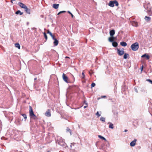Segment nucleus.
Here are the masks:
<instances>
[{
	"mask_svg": "<svg viewBox=\"0 0 152 152\" xmlns=\"http://www.w3.org/2000/svg\"><path fill=\"white\" fill-rule=\"evenodd\" d=\"M56 143V144H58V145L62 146L64 148H65L66 146V145L65 143V140L61 137L58 136L57 137Z\"/></svg>",
	"mask_w": 152,
	"mask_h": 152,
	"instance_id": "obj_1",
	"label": "nucleus"
},
{
	"mask_svg": "<svg viewBox=\"0 0 152 152\" xmlns=\"http://www.w3.org/2000/svg\"><path fill=\"white\" fill-rule=\"evenodd\" d=\"M145 10V11L148 13L150 16H152V10H151V7L149 3L144 5Z\"/></svg>",
	"mask_w": 152,
	"mask_h": 152,
	"instance_id": "obj_2",
	"label": "nucleus"
},
{
	"mask_svg": "<svg viewBox=\"0 0 152 152\" xmlns=\"http://www.w3.org/2000/svg\"><path fill=\"white\" fill-rule=\"evenodd\" d=\"M29 116L30 118H32L33 119H35L37 118V117L34 114L31 107V106L29 107Z\"/></svg>",
	"mask_w": 152,
	"mask_h": 152,
	"instance_id": "obj_3",
	"label": "nucleus"
},
{
	"mask_svg": "<svg viewBox=\"0 0 152 152\" xmlns=\"http://www.w3.org/2000/svg\"><path fill=\"white\" fill-rule=\"evenodd\" d=\"M131 48L132 50L134 51H137L139 48L138 43L136 42L133 44L131 45Z\"/></svg>",
	"mask_w": 152,
	"mask_h": 152,
	"instance_id": "obj_4",
	"label": "nucleus"
},
{
	"mask_svg": "<svg viewBox=\"0 0 152 152\" xmlns=\"http://www.w3.org/2000/svg\"><path fill=\"white\" fill-rule=\"evenodd\" d=\"M62 77L63 80L66 83H68V78L67 76H66L63 73L62 75Z\"/></svg>",
	"mask_w": 152,
	"mask_h": 152,
	"instance_id": "obj_5",
	"label": "nucleus"
},
{
	"mask_svg": "<svg viewBox=\"0 0 152 152\" xmlns=\"http://www.w3.org/2000/svg\"><path fill=\"white\" fill-rule=\"evenodd\" d=\"M117 53L118 54V55L119 56L122 55L124 53V52L123 49V50H121L120 49H118Z\"/></svg>",
	"mask_w": 152,
	"mask_h": 152,
	"instance_id": "obj_6",
	"label": "nucleus"
},
{
	"mask_svg": "<svg viewBox=\"0 0 152 152\" xmlns=\"http://www.w3.org/2000/svg\"><path fill=\"white\" fill-rule=\"evenodd\" d=\"M137 140L136 139H134V140L130 143V145L132 147L134 146L135 145Z\"/></svg>",
	"mask_w": 152,
	"mask_h": 152,
	"instance_id": "obj_7",
	"label": "nucleus"
},
{
	"mask_svg": "<svg viewBox=\"0 0 152 152\" xmlns=\"http://www.w3.org/2000/svg\"><path fill=\"white\" fill-rule=\"evenodd\" d=\"M45 115L47 117H50L51 116L50 110V109H48L45 113Z\"/></svg>",
	"mask_w": 152,
	"mask_h": 152,
	"instance_id": "obj_8",
	"label": "nucleus"
},
{
	"mask_svg": "<svg viewBox=\"0 0 152 152\" xmlns=\"http://www.w3.org/2000/svg\"><path fill=\"white\" fill-rule=\"evenodd\" d=\"M18 4L20 7L23 8L25 9L26 7V6L25 4L21 2H19Z\"/></svg>",
	"mask_w": 152,
	"mask_h": 152,
	"instance_id": "obj_9",
	"label": "nucleus"
},
{
	"mask_svg": "<svg viewBox=\"0 0 152 152\" xmlns=\"http://www.w3.org/2000/svg\"><path fill=\"white\" fill-rule=\"evenodd\" d=\"M145 21L148 22H150L151 20V18L149 17L146 16L144 18Z\"/></svg>",
	"mask_w": 152,
	"mask_h": 152,
	"instance_id": "obj_10",
	"label": "nucleus"
},
{
	"mask_svg": "<svg viewBox=\"0 0 152 152\" xmlns=\"http://www.w3.org/2000/svg\"><path fill=\"white\" fill-rule=\"evenodd\" d=\"M114 1H109L108 5L110 7H113L114 6Z\"/></svg>",
	"mask_w": 152,
	"mask_h": 152,
	"instance_id": "obj_11",
	"label": "nucleus"
},
{
	"mask_svg": "<svg viewBox=\"0 0 152 152\" xmlns=\"http://www.w3.org/2000/svg\"><path fill=\"white\" fill-rule=\"evenodd\" d=\"M115 34V31L114 30H111L110 32V36L113 37Z\"/></svg>",
	"mask_w": 152,
	"mask_h": 152,
	"instance_id": "obj_12",
	"label": "nucleus"
},
{
	"mask_svg": "<svg viewBox=\"0 0 152 152\" xmlns=\"http://www.w3.org/2000/svg\"><path fill=\"white\" fill-rule=\"evenodd\" d=\"M24 9L25 10V11L26 12V13L29 14H30L31 10L30 9L28 8L27 7H26Z\"/></svg>",
	"mask_w": 152,
	"mask_h": 152,
	"instance_id": "obj_13",
	"label": "nucleus"
},
{
	"mask_svg": "<svg viewBox=\"0 0 152 152\" xmlns=\"http://www.w3.org/2000/svg\"><path fill=\"white\" fill-rule=\"evenodd\" d=\"M145 57L147 59H149L150 58L149 56L146 54H144L141 56L142 58Z\"/></svg>",
	"mask_w": 152,
	"mask_h": 152,
	"instance_id": "obj_14",
	"label": "nucleus"
},
{
	"mask_svg": "<svg viewBox=\"0 0 152 152\" xmlns=\"http://www.w3.org/2000/svg\"><path fill=\"white\" fill-rule=\"evenodd\" d=\"M54 40V41L53 42V44H54V45L57 46L58 44V41L56 39H55Z\"/></svg>",
	"mask_w": 152,
	"mask_h": 152,
	"instance_id": "obj_15",
	"label": "nucleus"
},
{
	"mask_svg": "<svg viewBox=\"0 0 152 152\" xmlns=\"http://www.w3.org/2000/svg\"><path fill=\"white\" fill-rule=\"evenodd\" d=\"M59 6V4H54L53 5V7L55 9H57L58 7Z\"/></svg>",
	"mask_w": 152,
	"mask_h": 152,
	"instance_id": "obj_16",
	"label": "nucleus"
},
{
	"mask_svg": "<svg viewBox=\"0 0 152 152\" xmlns=\"http://www.w3.org/2000/svg\"><path fill=\"white\" fill-rule=\"evenodd\" d=\"M120 44L121 45L124 47L126 46L127 45V43L124 42H120Z\"/></svg>",
	"mask_w": 152,
	"mask_h": 152,
	"instance_id": "obj_17",
	"label": "nucleus"
},
{
	"mask_svg": "<svg viewBox=\"0 0 152 152\" xmlns=\"http://www.w3.org/2000/svg\"><path fill=\"white\" fill-rule=\"evenodd\" d=\"M108 124H110L109 127L111 129H113L114 128L113 124L109 122Z\"/></svg>",
	"mask_w": 152,
	"mask_h": 152,
	"instance_id": "obj_18",
	"label": "nucleus"
},
{
	"mask_svg": "<svg viewBox=\"0 0 152 152\" xmlns=\"http://www.w3.org/2000/svg\"><path fill=\"white\" fill-rule=\"evenodd\" d=\"M132 24L133 26H134L137 27L138 26L137 23L135 21H133L132 23Z\"/></svg>",
	"mask_w": 152,
	"mask_h": 152,
	"instance_id": "obj_19",
	"label": "nucleus"
},
{
	"mask_svg": "<svg viewBox=\"0 0 152 152\" xmlns=\"http://www.w3.org/2000/svg\"><path fill=\"white\" fill-rule=\"evenodd\" d=\"M112 45L113 47H116L118 45V43L116 42L113 41L112 42Z\"/></svg>",
	"mask_w": 152,
	"mask_h": 152,
	"instance_id": "obj_20",
	"label": "nucleus"
},
{
	"mask_svg": "<svg viewBox=\"0 0 152 152\" xmlns=\"http://www.w3.org/2000/svg\"><path fill=\"white\" fill-rule=\"evenodd\" d=\"M114 37H110L109 38L108 40L109 41L111 42H113L114 41Z\"/></svg>",
	"mask_w": 152,
	"mask_h": 152,
	"instance_id": "obj_21",
	"label": "nucleus"
},
{
	"mask_svg": "<svg viewBox=\"0 0 152 152\" xmlns=\"http://www.w3.org/2000/svg\"><path fill=\"white\" fill-rule=\"evenodd\" d=\"M15 14L16 15H18L19 14L20 15H21L23 14V12H21L20 10H18L15 12Z\"/></svg>",
	"mask_w": 152,
	"mask_h": 152,
	"instance_id": "obj_22",
	"label": "nucleus"
},
{
	"mask_svg": "<svg viewBox=\"0 0 152 152\" xmlns=\"http://www.w3.org/2000/svg\"><path fill=\"white\" fill-rule=\"evenodd\" d=\"M15 46L16 47L18 48L19 49L20 48V46L18 43H16L15 44Z\"/></svg>",
	"mask_w": 152,
	"mask_h": 152,
	"instance_id": "obj_23",
	"label": "nucleus"
},
{
	"mask_svg": "<svg viewBox=\"0 0 152 152\" xmlns=\"http://www.w3.org/2000/svg\"><path fill=\"white\" fill-rule=\"evenodd\" d=\"M98 137L100 139H102L103 140H104L105 141H106V139L104 137L101 136V135H99L98 136Z\"/></svg>",
	"mask_w": 152,
	"mask_h": 152,
	"instance_id": "obj_24",
	"label": "nucleus"
},
{
	"mask_svg": "<svg viewBox=\"0 0 152 152\" xmlns=\"http://www.w3.org/2000/svg\"><path fill=\"white\" fill-rule=\"evenodd\" d=\"M118 113L117 112H115L114 113V116L115 118H117L118 117Z\"/></svg>",
	"mask_w": 152,
	"mask_h": 152,
	"instance_id": "obj_25",
	"label": "nucleus"
},
{
	"mask_svg": "<svg viewBox=\"0 0 152 152\" xmlns=\"http://www.w3.org/2000/svg\"><path fill=\"white\" fill-rule=\"evenodd\" d=\"M21 115L25 119V121H26L27 118L26 115L25 114H21Z\"/></svg>",
	"mask_w": 152,
	"mask_h": 152,
	"instance_id": "obj_26",
	"label": "nucleus"
},
{
	"mask_svg": "<svg viewBox=\"0 0 152 152\" xmlns=\"http://www.w3.org/2000/svg\"><path fill=\"white\" fill-rule=\"evenodd\" d=\"M100 120L102 122H104L105 121V119L103 117H101L100 118Z\"/></svg>",
	"mask_w": 152,
	"mask_h": 152,
	"instance_id": "obj_27",
	"label": "nucleus"
},
{
	"mask_svg": "<svg viewBox=\"0 0 152 152\" xmlns=\"http://www.w3.org/2000/svg\"><path fill=\"white\" fill-rule=\"evenodd\" d=\"M129 55L128 53H125L124 56V58L126 59L127 58V56H128Z\"/></svg>",
	"mask_w": 152,
	"mask_h": 152,
	"instance_id": "obj_28",
	"label": "nucleus"
},
{
	"mask_svg": "<svg viewBox=\"0 0 152 152\" xmlns=\"http://www.w3.org/2000/svg\"><path fill=\"white\" fill-rule=\"evenodd\" d=\"M101 149H102L103 150H104L106 149V147L104 146V144H102V145Z\"/></svg>",
	"mask_w": 152,
	"mask_h": 152,
	"instance_id": "obj_29",
	"label": "nucleus"
},
{
	"mask_svg": "<svg viewBox=\"0 0 152 152\" xmlns=\"http://www.w3.org/2000/svg\"><path fill=\"white\" fill-rule=\"evenodd\" d=\"M114 4H115V5L116 6H118V2L116 0H115L114 1Z\"/></svg>",
	"mask_w": 152,
	"mask_h": 152,
	"instance_id": "obj_30",
	"label": "nucleus"
},
{
	"mask_svg": "<svg viewBox=\"0 0 152 152\" xmlns=\"http://www.w3.org/2000/svg\"><path fill=\"white\" fill-rule=\"evenodd\" d=\"M66 130L67 132H69L70 133V134L71 135V129L68 127H67L66 129Z\"/></svg>",
	"mask_w": 152,
	"mask_h": 152,
	"instance_id": "obj_31",
	"label": "nucleus"
},
{
	"mask_svg": "<svg viewBox=\"0 0 152 152\" xmlns=\"http://www.w3.org/2000/svg\"><path fill=\"white\" fill-rule=\"evenodd\" d=\"M43 34L46 40H47L48 39V37L46 33L45 32H44Z\"/></svg>",
	"mask_w": 152,
	"mask_h": 152,
	"instance_id": "obj_32",
	"label": "nucleus"
},
{
	"mask_svg": "<svg viewBox=\"0 0 152 152\" xmlns=\"http://www.w3.org/2000/svg\"><path fill=\"white\" fill-rule=\"evenodd\" d=\"M66 12V11H60V12H59L58 14H57V15H59L60 14L62 13H65V12Z\"/></svg>",
	"mask_w": 152,
	"mask_h": 152,
	"instance_id": "obj_33",
	"label": "nucleus"
},
{
	"mask_svg": "<svg viewBox=\"0 0 152 152\" xmlns=\"http://www.w3.org/2000/svg\"><path fill=\"white\" fill-rule=\"evenodd\" d=\"M146 80L147 81L149 82L151 84H152V80H151L150 79H146Z\"/></svg>",
	"mask_w": 152,
	"mask_h": 152,
	"instance_id": "obj_34",
	"label": "nucleus"
},
{
	"mask_svg": "<svg viewBox=\"0 0 152 152\" xmlns=\"http://www.w3.org/2000/svg\"><path fill=\"white\" fill-rule=\"evenodd\" d=\"M82 74V76L81 77L83 79H84V78H85V75L84 74L83 72Z\"/></svg>",
	"mask_w": 152,
	"mask_h": 152,
	"instance_id": "obj_35",
	"label": "nucleus"
},
{
	"mask_svg": "<svg viewBox=\"0 0 152 152\" xmlns=\"http://www.w3.org/2000/svg\"><path fill=\"white\" fill-rule=\"evenodd\" d=\"M96 115L98 117H99L101 115L99 114V112L97 111L96 114Z\"/></svg>",
	"mask_w": 152,
	"mask_h": 152,
	"instance_id": "obj_36",
	"label": "nucleus"
},
{
	"mask_svg": "<svg viewBox=\"0 0 152 152\" xmlns=\"http://www.w3.org/2000/svg\"><path fill=\"white\" fill-rule=\"evenodd\" d=\"M67 12L71 15L72 18H73L74 17V15L69 11H68Z\"/></svg>",
	"mask_w": 152,
	"mask_h": 152,
	"instance_id": "obj_37",
	"label": "nucleus"
},
{
	"mask_svg": "<svg viewBox=\"0 0 152 152\" xmlns=\"http://www.w3.org/2000/svg\"><path fill=\"white\" fill-rule=\"evenodd\" d=\"M95 86V83H93L91 84V87H94Z\"/></svg>",
	"mask_w": 152,
	"mask_h": 152,
	"instance_id": "obj_38",
	"label": "nucleus"
},
{
	"mask_svg": "<svg viewBox=\"0 0 152 152\" xmlns=\"http://www.w3.org/2000/svg\"><path fill=\"white\" fill-rule=\"evenodd\" d=\"M51 36L52 37L53 39V40L56 39L54 35H53V34L52 36Z\"/></svg>",
	"mask_w": 152,
	"mask_h": 152,
	"instance_id": "obj_39",
	"label": "nucleus"
},
{
	"mask_svg": "<svg viewBox=\"0 0 152 152\" xmlns=\"http://www.w3.org/2000/svg\"><path fill=\"white\" fill-rule=\"evenodd\" d=\"M106 97V96H101V98H103L105 97Z\"/></svg>",
	"mask_w": 152,
	"mask_h": 152,
	"instance_id": "obj_40",
	"label": "nucleus"
},
{
	"mask_svg": "<svg viewBox=\"0 0 152 152\" xmlns=\"http://www.w3.org/2000/svg\"><path fill=\"white\" fill-rule=\"evenodd\" d=\"M49 34L50 35V36H52L53 35L51 33V32H50V33H49Z\"/></svg>",
	"mask_w": 152,
	"mask_h": 152,
	"instance_id": "obj_41",
	"label": "nucleus"
},
{
	"mask_svg": "<svg viewBox=\"0 0 152 152\" xmlns=\"http://www.w3.org/2000/svg\"><path fill=\"white\" fill-rule=\"evenodd\" d=\"M50 33V31L49 30H48L47 31V33L49 34Z\"/></svg>",
	"mask_w": 152,
	"mask_h": 152,
	"instance_id": "obj_42",
	"label": "nucleus"
},
{
	"mask_svg": "<svg viewBox=\"0 0 152 152\" xmlns=\"http://www.w3.org/2000/svg\"><path fill=\"white\" fill-rule=\"evenodd\" d=\"M72 145H74V144L71 143V145H70V147H71V148H72Z\"/></svg>",
	"mask_w": 152,
	"mask_h": 152,
	"instance_id": "obj_43",
	"label": "nucleus"
},
{
	"mask_svg": "<svg viewBox=\"0 0 152 152\" xmlns=\"http://www.w3.org/2000/svg\"><path fill=\"white\" fill-rule=\"evenodd\" d=\"M11 2L12 3H13V0H11Z\"/></svg>",
	"mask_w": 152,
	"mask_h": 152,
	"instance_id": "obj_44",
	"label": "nucleus"
},
{
	"mask_svg": "<svg viewBox=\"0 0 152 152\" xmlns=\"http://www.w3.org/2000/svg\"><path fill=\"white\" fill-rule=\"evenodd\" d=\"M37 78H36V77L34 78V80H37Z\"/></svg>",
	"mask_w": 152,
	"mask_h": 152,
	"instance_id": "obj_45",
	"label": "nucleus"
},
{
	"mask_svg": "<svg viewBox=\"0 0 152 152\" xmlns=\"http://www.w3.org/2000/svg\"><path fill=\"white\" fill-rule=\"evenodd\" d=\"M127 130L125 129V130H124V132H127Z\"/></svg>",
	"mask_w": 152,
	"mask_h": 152,
	"instance_id": "obj_46",
	"label": "nucleus"
},
{
	"mask_svg": "<svg viewBox=\"0 0 152 152\" xmlns=\"http://www.w3.org/2000/svg\"><path fill=\"white\" fill-rule=\"evenodd\" d=\"M87 107V106H85L84 107V108H86V107Z\"/></svg>",
	"mask_w": 152,
	"mask_h": 152,
	"instance_id": "obj_47",
	"label": "nucleus"
},
{
	"mask_svg": "<svg viewBox=\"0 0 152 152\" xmlns=\"http://www.w3.org/2000/svg\"><path fill=\"white\" fill-rule=\"evenodd\" d=\"M28 24H29V23H28V22H27V25H28Z\"/></svg>",
	"mask_w": 152,
	"mask_h": 152,
	"instance_id": "obj_48",
	"label": "nucleus"
},
{
	"mask_svg": "<svg viewBox=\"0 0 152 152\" xmlns=\"http://www.w3.org/2000/svg\"><path fill=\"white\" fill-rule=\"evenodd\" d=\"M85 102H86V101H85ZM85 103L87 105V103Z\"/></svg>",
	"mask_w": 152,
	"mask_h": 152,
	"instance_id": "obj_49",
	"label": "nucleus"
},
{
	"mask_svg": "<svg viewBox=\"0 0 152 152\" xmlns=\"http://www.w3.org/2000/svg\"><path fill=\"white\" fill-rule=\"evenodd\" d=\"M66 58H69V57H67V56H66Z\"/></svg>",
	"mask_w": 152,
	"mask_h": 152,
	"instance_id": "obj_50",
	"label": "nucleus"
},
{
	"mask_svg": "<svg viewBox=\"0 0 152 152\" xmlns=\"http://www.w3.org/2000/svg\"><path fill=\"white\" fill-rule=\"evenodd\" d=\"M41 17H43V15H41Z\"/></svg>",
	"mask_w": 152,
	"mask_h": 152,
	"instance_id": "obj_51",
	"label": "nucleus"
},
{
	"mask_svg": "<svg viewBox=\"0 0 152 152\" xmlns=\"http://www.w3.org/2000/svg\"><path fill=\"white\" fill-rule=\"evenodd\" d=\"M73 79H74V80H75V78H74V77H73Z\"/></svg>",
	"mask_w": 152,
	"mask_h": 152,
	"instance_id": "obj_52",
	"label": "nucleus"
},
{
	"mask_svg": "<svg viewBox=\"0 0 152 152\" xmlns=\"http://www.w3.org/2000/svg\"><path fill=\"white\" fill-rule=\"evenodd\" d=\"M13 0V1H15L16 0Z\"/></svg>",
	"mask_w": 152,
	"mask_h": 152,
	"instance_id": "obj_53",
	"label": "nucleus"
},
{
	"mask_svg": "<svg viewBox=\"0 0 152 152\" xmlns=\"http://www.w3.org/2000/svg\"><path fill=\"white\" fill-rule=\"evenodd\" d=\"M143 66H142V68H143Z\"/></svg>",
	"mask_w": 152,
	"mask_h": 152,
	"instance_id": "obj_54",
	"label": "nucleus"
},
{
	"mask_svg": "<svg viewBox=\"0 0 152 152\" xmlns=\"http://www.w3.org/2000/svg\"><path fill=\"white\" fill-rule=\"evenodd\" d=\"M136 91L137 92V90H136Z\"/></svg>",
	"mask_w": 152,
	"mask_h": 152,
	"instance_id": "obj_55",
	"label": "nucleus"
},
{
	"mask_svg": "<svg viewBox=\"0 0 152 152\" xmlns=\"http://www.w3.org/2000/svg\"><path fill=\"white\" fill-rule=\"evenodd\" d=\"M136 91L137 92V90H136Z\"/></svg>",
	"mask_w": 152,
	"mask_h": 152,
	"instance_id": "obj_56",
	"label": "nucleus"
},
{
	"mask_svg": "<svg viewBox=\"0 0 152 152\" xmlns=\"http://www.w3.org/2000/svg\"><path fill=\"white\" fill-rule=\"evenodd\" d=\"M50 152V151H48V152Z\"/></svg>",
	"mask_w": 152,
	"mask_h": 152,
	"instance_id": "obj_57",
	"label": "nucleus"
}]
</instances>
